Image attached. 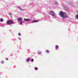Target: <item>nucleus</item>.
Here are the masks:
<instances>
[{"label":"nucleus","mask_w":78,"mask_h":78,"mask_svg":"<svg viewBox=\"0 0 78 78\" xmlns=\"http://www.w3.org/2000/svg\"><path fill=\"white\" fill-rule=\"evenodd\" d=\"M59 16L62 17V18L64 19V18H66V17H67V18L68 17V16H66L64 15H66V13L65 12H63L62 11H61L60 12L59 14Z\"/></svg>","instance_id":"obj_1"},{"label":"nucleus","mask_w":78,"mask_h":78,"mask_svg":"<svg viewBox=\"0 0 78 78\" xmlns=\"http://www.w3.org/2000/svg\"><path fill=\"white\" fill-rule=\"evenodd\" d=\"M50 15H51L52 16L54 17V18L56 19L57 18V16L55 15V13L53 11H51L50 12Z\"/></svg>","instance_id":"obj_2"},{"label":"nucleus","mask_w":78,"mask_h":78,"mask_svg":"<svg viewBox=\"0 0 78 78\" xmlns=\"http://www.w3.org/2000/svg\"><path fill=\"white\" fill-rule=\"evenodd\" d=\"M14 23V22L12 20H10L7 21L6 23L8 25H11V24H13Z\"/></svg>","instance_id":"obj_3"},{"label":"nucleus","mask_w":78,"mask_h":78,"mask_svg":"<svg viewBox=\"0 0 78 78\" xmlns=\"http://www.w3.org/2000/svg\"><path fill=\"white\" fill-rule=\"evenodd\" d=\"M17 20H18V21H22V19L20 17H19L17 19Z\"/></svg>","instance_id":"obj_4"},{"label":"nucleus","mask_w":78,"mask_h":78,"mask_svg":"<svg viewBox=\"0 0 78 78\" xmlns=\"http://www.w3.org/2000/svg\"><path fill=\"white\" fill-rule=\"evenodd\" d=\"M55 50H58L59 49V46L57 45L55 46Z\"/></svg>","instance_id":"obj_5"},{"label":"nucleus","mask_w":78,"mask_h":78,"mask_svg":"<svg viewBox=\"0 0 78 78\" xmlns=\"http://www.w3.org/2000/svg\"><path fill=\"white\" fill-rule=\"evenodd\" d=\"M24 20H25V21L27 22L28 21H29V20H30V19H26L24 18Z\"/></svg>","instance_id":"obj_6"},{"label":"nucleus","mask_w":78,"mask_h":78,"mask_svg":"<svg viewBox=\"0 0 78 78\" xmlns=\"http://www.w3.org/2000/svg\"><path fill=\"white\" fill-rule=\"evenodd\" d=\"M18 9H20V10H21V11H23V10L21 8H20V7H19V6H18Z\"/></svg>","instance_id":"obj_7"},{"label":"nucleus","mask_w":78,"mask_h":78,"mask_svg":"<svg viewBox=\"0 0 78 78\" xmlns=\"http://www.w3.org/2000/svg\"><path fill=\"white\" fill-rule=\"evenodd\" d=\"M38 22V21L37 20H34L32 21V22L33 23H34L35 22Z\"/></svg>","instance_id":"obj_8"},{"label":"nucleus","mask_w":78,"mask_h":78,"mask_svg":"<svg viewBox=\"0 0 78 78\" xmlns=\"http://www.w3.org/2000/svg\"><path fill=\"white\" fill-rule=\"evenodd\" d=\"M37 53H38V55H40V54H41V53H42V52L41 51H39L37 52Z\"/></svg>","instance_id":"obj_9"},{"label":"nucleus","mask_w":78,"mask_h":78,"mask_svg":"<svg viewBox=\"0 0 78 78\" xmlns=\"http://www.w3.org/2000/svg\"><path fill=\"white\" fill-rule=\"evenodd\" d=\"M30 61V59L29 58H27L26 60V62H29Z\"/></svg>","instance_id":"obj_10"},{"label":"nucleus","mask_w":78,"mask_h":78,"mask_svg":"<svg viewBox=\"0 0 78 78\" xmlns=\"http://www.w3.org/2000/svg\"><path fill=\"white\" fill-rule=\"evenodd\" d=\"M69 5H73V4L71 2H69Z\"/></svg>","instance_id":"obj_11"},{"label":"nucleus","mask_w":78,"mask_h":78,"mask_svg":"<svg viewBox=\"0 0 78 78\" xmlns=\"http://www.w3.org/2000/svg\"><path fill=\"white\" fill-rule=\"evenodd\" d=\"M45 51L47 53H49V51L48 50H46Z\"/></svg>","instance_id":"obj_12"},{"label":"nucleus","mask_w":78,"mask_h":78,"mask_svg":"<svg viewBox=\"0 0 78 78\" xmlns=\"http://www.w3.org/2000/svg\"><path fill=\"white\" fill-rule=\"evenodd\" d=\"M54 3L55 4V5H58V2H54Z\"/></svg>","instance_id":"obj_13"},{"label":"nucleus","mask_w":78,"mask_h":78,"mask_svg":"<svg viewBox=\"0 0 78 78\" xmlns=\"http://www.w3.org/2000/svg\"><path fill=\"white\" fill-rule=\"evenodd\" d=\"M35 70H38V68H37V67H36L35 68Z\"/></svg>","instance_id":"obj_14"},{"label":"nucleus","mask_w":78,"mask_h":78,"mask_svg":"<svg viewBox=\"0 0 78 78\" xmlns=\"http://www.w3.org/2000/svg\"><path fill=\"white\" fill-rule=\"evenodd\" d=\"M0 21L1 22H3V20L2 19H1L0 20Z\"/></svg>","instance_id":"obj_15"},{"label":"nucleus","mask_w":78,"mask_h":78,"mask_svg":"<svg viewBox=\"0 0 78 78\" xmlns=\"http://www.w3.org/2000/svg\"><path fill=\"white\" fill-rule=\"evenodd\" d=\"M1 64H3V63H4V62L3 61H1Z\"/></svg>","instance_id":"obj_16"},{"label":"nucleus","mask_w":78,"mask_h":78,"mask_svg":"<svg viewBox=\"0 0 78 78\" xmlns=\"http://www.w3.org/2000/svg\"><path fill=\"white\" fill-rule=\"evenodd\" d=\"M33 61H34V59H32L31 60V62H33Z\"/></svg>","instance_id":"obj_17"},{"label":"nucleus","mask_w":78,"mask_h":78,"mask_svg":"<svg viewBox=\"0 0 78 78\" xmlns=\"http://www.w3.org/2000/svg\"><path fill=\"white\" fill-rule=\"evenodd\" d=\"M9 16H11V15H12V14H11V13H9Z\"/></svg>","instance_id":"obj_18"},{"label":"nucleus","mask_w":78,"mask_h":78,"mask_svg":"<svg viewBox=\"0 0 78 78\" xmlns=\"http://www.w3.org/2000/svg\"><path fill=\"white\" fill-rule=\"evenodd\" d=\"M76 18H77V19H78V15H77L76 16Z\"/></svg>","instance_id":"obj_19"},{"label":"nucleus","mask_w":78,"mask_h":78,"mask_svg":"<svg viewBox=\"0 0 78 78\" xmlns=\"http://www.w3.org/2000/svg\"><path fill=\"white\" fill-rule=\"evenodd\" d=\"M19 39L20 40H20H21V38L20 37H19Z\"/></svg>","instance_id":"obj_20"},{"label":"nucleus","mask_w":78,"mask_h":78,"mask_svg":"<svg viewBox=\"0 0 78 78\" xmlns=\"http://www.w3.org/2000/svg\"><path fill=\"white\" fill-rule=\"evenodd\" d=\"M19 36H21V34H20V33H19L18 34Z\"/></svg>","instance_id":"obj_21"},{"label":"nucleus","mask_w":78,"mask_h":78,"mask_svg":"<svg viewBox=\"0 0 78 78\" xmlns=\"http://www.w3.org/2000/svg\"><path fill=\"white\" fill-rule=\"evenodd\" d=\"M20 23L21 25H22V22H20Z\"/></svg>","instance_id":"obj_22"},{"label":"nucleus","mask_w":78,"mask_h":78,"mask_svg":"<svg viewBox=\"0 0 78 78\" xmlns=\"http://www.w3.org/2000/svg\"><path fill=\"white\" fill-rule=\"evenodd\" d=\"M21 22H22V23H24V21H21Z\"/></svg>","instance_id":"obj_23"},{"label":"nucleus","mask_w":78,"mask_h":78,"mask_svg":"<svg viewBox=\"0 0 78 78\" xmlns=\"http://www.w3.org/2000/svg\"><path fill=\"white\" fill-rule=\"evenodd\" d=\"M6 60H8V59L7 58H6Z\"/></svg>","instance_id":"obj_24"}]
</instances>
